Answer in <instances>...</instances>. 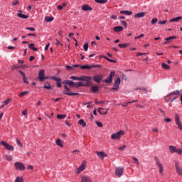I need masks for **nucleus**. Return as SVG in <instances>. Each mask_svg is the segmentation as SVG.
<instances>
[{
  "label": "nucleus",
  "mask_w": 182,
  "mask_h": 182,
  "mask_svg": "<svg viewBox=\"0 0 182 182\" xmlns=\"http://www.w3.org/2000/svg\"><path fill=\"white\" fill-rule=\"evenodd\" d=\"M181 19H182V16H178V17L171 18L170 20V22H178V21H181Z\"/></svg>",
  "instance_id": "23"
},
{
  "label": "nucleus",
  "mask_w": 182,
  "mask_h": 182,
  "mask_svg": "<svg viewBox=\"0 0 182 182\" xmlns=\"http://www.w3.org/2000/svg\"><path fill=\"white\" fill-rule=\"evenodd\" d=\"M144 15H146L144 12L137 13L134 15V18H143Z\"/></svg>",
  "instance_id": "24"
},
{
  "label": "nucleus",
  "mask_w": 182,
  "mask_h": 182,
  "mask_svg": "<svg viewBox=\"0 0 182 182\" xmlns=\"http://www.w3.org/2000/svg\"><path fill=\"white\" fill-rule=\"evenodd\" d=\"M6 159L8 161H12L13 160L12 156L8 154L6 155Z\"/></svg>",
  "instance_id": "44"
},
{
  "label": "nucleus",
  "mask_w": 182,
  "mask_h": 182,
  "mask_svg": "<svg viewBox=\"0 0 182 182\" xmlns=\"http://www.w3.org/2000/svg\"><path fill=\"white\" fill-rule=\"evenodd\" d=\"M144 34H140L139 36L135 37V39H140L141 38H144Z\"/></svg>",
  "instance_id": "56"
},
{
  "label": "nucleus",
  "mask_w": 182,
  "mask_h": 182,
  "mask_svg": "<svg viewBox=\"0 0 182 182\" xmlns=\"http://www.w3.org/2000/svg\"><path fill=\"white\" fill-rule=\"evenodd\" d=\"M53 19H55L53 17H50V16L45 17L46 22H52V21H53Z\"/></svg>",
  "instance_id": "31"
},
{
  "label": "nucleus",
  "mask_w": 182,
  "mask_h": 182,
  "mask_svg": "<svg viewBox=\"0 0 182 182\" xmlns=\"http://www.w3.org/2000/svg\"><path fill=\"white\" fill-rule=\"evenodd\" d=\"M16 141L19 147H23V145L22 144V142L20 141L19 139H16Z\"/></svg>",
  "instance_id": "42"
},
{
  "label": "nucleus",
  "mask_w": 182,
  "mask_h": 182,
  "mask_svg": "<svg viewBox=\"0 0 182 182\" xmlns=\"http://www.w3.org/2000/svg\"><path fill=\"white\" fill-rule=\"evenodd\" d=\"M65 117H66V115H65V114H58V115H57V119H65Z\"/></svg>",
  "instance_id": "45"
},
{
  "label": "nucleus",
  "mask_w": 182,
  "mask_h": 182,
  "mask_svg": "<svg viewBox=\"0 0 182 182\" xmlns=\"http://www.w3.org/2000/svg\"><path fill=\"white\" fill-rule=\"evenodd\" d=\"M26 29V31H31V32H34L35 31V28L33 27H27Z\"/></svg>",
  "instance_id": "51"
},
{
  "label": "nucleus",
  "mask_w": 182,
  "mask_h": 182,
  "mask_svg": "<svg viewBox=\"0 0 182 182\" xmlns=\"http://www.w3.org/2000/svg\"><path fill=\"white\" fill-rule=\"evenodd\" d=\"M44 89H47V90H50L52 89V85L49 82H46L44 84Z\"/></svg>",
  "instance_id": "26"
},
{
  "label": "nucleus",
  "mask_w": 182,
  "mask_h": 182,
  "mask_svg": "<svg viewBox=\"0 0 182 182\" xmlns=\"http://www.w3.org/2000/svg\"><path fill=\"white\" fill-rule=\"evenodd\" d=\"M114 71H112L107 79L104 80L105 83H112L113 82V77H114Z\"/></svg>",
  "instance_id": "8"
},
{
  "label": "nucleus",
  "mask_w": 182,
  "mask_h": 182,
  "mask_svg": "<svg viewBox=\"0 0 182 182\" xmlns=\"http://www.w3.org/2000/svg\"><path fill=\"white\" fill-rule=\"evenodd\" d=\"M68 85L70 87H82V86H85V87L90 86V82H86V83L82 82H74L72 80H69Z\"/></svg>",
  "instance_id": "1"
},
{
  "label": "nucleus",
  "mask_w": 182,
  "mask_h": 182,
  "mask_svg": "<svg viewBox=\"0 0 182 182\" xmlns=\"http://www.w3.org/2000/svg\"><path fill=\"white\" fill-rule=\"evenodd\" d=\"M79 124H80V126H82V127H86V122H85L84 119H80L78 121Z\"/></svg>",
  "instance_id": "29"
},
{
  "label": "nucleus",
  "mask_w": 182,
  "mask_h": 182,
  "mask_svg": "<svg viewBox=\"0 0 182 182\" xmlns=\"http://www.w3.org/2000/svg\"><path fill=\"white\" fill-rule=\"evenodd\" d=\"M173 39H177V36H172L165 38V41H166L165 43H164V45H167V43H168V42H171V41H173Z\"/></svg>",
  "instance_id": "19"
},
{
  "label": "nucleus",
  "mask_w": 182,
  "mask_h": 182,
  "mask_svg": "<svg viewBox=\"0 0 182 182\" xmlns=\"http://www.w3.org/2000/svg\"><path fill=\"white\" fill-rule=\"evenodd\" d=\"M19 1L18 0H14L11 2L12 6H16V5H18Z\"/></svg>",
  "instance_id": "41"
},
{
  "label": "nucleus",
  "mask_w": 182,
  "mask_h": 182,
  "mask_svg": "<svg viewBox=\"0 0 182 182\" xmlns=\"http://www.w3.org/2000/svg\"><path fill=\"white\" fill-rule=\"evenodd\" d=\"M38 79L40 82H43V80L48 79V77H45V70H41L38 73Z\"/></svg>",
  "instance_id": "10"
},
{
  "label": "nucleus",
  "mask_w": 182,
  "mask_h": 182,
  "mask_svg": "<svg viewBox=\"0 0 182 182\" xmlns=\"http://www.w3.org/2000/svg\"><path fill=\"white\" fill-rule=\"evenodd\" d=\"M0 144H1V146H4V147L6 150H9V151H14V146L9 145V143L5 141H1L0 142Z\"/></svg>",
  "instance_id": "5"
},
{
  "label": "nucleus",
  "mask_w": 182,
  "mask_h": 182,
  "mask_svg": "<svg viewBox=\"0 0 182 182\" xmlns=\"http://www.w3.org/2000/svg\"><path fill=\"white\" fill-rule=\"evenodd\" d=\"M14 167L16 170H18V171H23L26 167L22 162H16L14 164Z\"/></svg>",
  "instance_id": "4"
},
{
  "label": "nucleus",
  "mask_w": 182,
  "mask_h": 182,
  "mask_svg": "<svg viewBox=\"0 0 182 182\" xmlns=\"http://www.w3.org/2000/svg\"><path fill=\"white\" fill-rule=\"evenodd\" d=\"M83 48H84V50L87 51V49H89V44L88 43L84 44Z\"/></svg>",
  "instance_id": "48"
},
{
  "label": "nucleus",
  "mask_w": 182,
  "mask_h": 182,
  "mask_svg": "<svg viewBox=\"0 0 182 182\" xmlns=\"http://www.w3.org/2000/svg\"><path fill=\"white\" fill-rule=\"evenodd\" d=\"M121 23L124 28H127V23L124 21H121Z\"/></svg>",
  "instance_id": "49"
},
{
  "label": "nucleus",
  "mask_w": 182,
  "mask_h": 182,
  "mask_svg": "<svg viewBox=\"0 0 182 182\" xmlns=\"http://www.w3.org/2000/svg\"><path fill=\"white\" fill-rule=\"evenodd\" d=\"M133 160L135 163H136V166H139V159H137L136 157H133Z\"/></svg>",
  "instance_id": "55"
},
{
  "label": "nucleus",
  "mask_w": 182,
  "mask_h": 182,
  "mask_svg": "<svg viewBox=\"0 0 182 182\" xmlns=\"http://www.w3.org/2000/svg\"><path fill=\"white\" fill-rule=\"evenodd\" d=\"M56 44L58 45V46H59V45H60L61 46H63V44L60 43V42L58 39H56Z\"/></svg>",
  "instance_id": "62"
},
{
  "label": "nucleus",
  "mask_w": 182,
  "mask_h": 182,
  "mask_svg": "<svg viewBox=\"0 0 182 182\" xmlns=\"http://www.w3.org/2000/svg\"><path fill=\"white\" fill-rule=\"evenodd\" d=\"M66 69H67V70H73V67H72L70 65H67Z\"/></svg>",
  "instance_id": "57"
},
{
  "label": "nucleus",
  "mask_w": 182,
  "mask_h": 182,
  "mask_svg": "<svg viewBox=\"0 0 182 182\" xmlns=\"http://www.w3.org/2000/svg\"><path fill=\"white\" fill-rule=\"evenodd\" d=\"M98 112L100 114H107V112H109V108L105 109V108L100 107L98 109Z\"/></svg>",
  "instance_id": "18"
},
{
  "label": "nucleus",
  "mask_w": 182,
  "mask_h": 182,
  "mask_svg": "<svg viewBox=\"0 0 182 182\" xmlns=\"http://www.w3.org/2000/svg\"><path fill=\"white\" fill-rule=\"evenodd\" d=\"M120 14H124V15H128L130 16L132 15L133 13L132 11H121Z\"/></svg>",
  "instance_id": "33"
},
{
  "label": "nucleus",
  "mask_w": 182,
  "mask_h": 182,
  "mask_svg": "<svg viewBox=\"0 0 182 182\" xmlns=\"http://www.w3.org/2000/svg\"><path fill=\"white\" fill-rule=\"evenodd\" d=\"M159 25H166L167 20L159 21Z\"/></svg>",
  "instance_id": "52"
},
{
  "label": "nucleus",
  "mask_w": 182,
  "mask_h": 182,
  "mask_svg": "<svg viewBox=\"0 0 182 182\" xmlns=\"http://www.w3.org/2000/svg\"><path fill=\"white\" fill-rule=\"evenodd\" d=\"M175 122L179 130L182 132V123L181 121H180V115H178V114H175Z\"/></svg>",
  "instance_id": "6"
},
{
  "label": "nucleus",
  "mask_w": 182,
  "mask_h": 182,
  "mask_svg": "<svg viewBox=\"0 0 182 182\" xmlns=\"http://www.w3.org/2000/svg\"><path fill=\"white\" fill-rule=\"evenodd\" d=\"M57 87H62V84L60 83V81L57 82Z\"/></svg>",
  "instance_id": "63"
},
{
  "label": "nucleus",
  "mask_w": 182,
  "mask_h": 182,
  "mask_svg": "<svg viewBox=\"0 0 182 182\" xmlns=\"http://www.w3.org/2000/svg\"><path fill=\"white\" fill-rule=\"evenodd\" d=\"M11 102V98H9L6 100H4L2 103H3V105L1 107H4V106H6V105H9V103Z\"/></svg>",
  "instance_id": "30"
},
{
  "label": "nucleus",
  "mask_w": 182,
  "mask_h": 182,
  "mask_svg": "<svg viewBox=\"0 0 182 182\" xmlns=\"http://www.w3.org/2000/svg\"><path fill=\"white\" fill-rule=\"evenodd\" d=\"M70 79H72L73 80H82V82H87V83H90V80H92V77L89 76H81L80 77L76 76H71Z\"/></svg>",
  "instance_id": "2"
},
{
  "label": "nucleus",
  "mask_w": 182,
  "mask_h": 182,
  "mask_svg": "<svg viewBox=\"0 0 182 182\" xmlns=\"http://www.w3.org/2000/svg\"><path fill=\"white\" fill-rule=\"evenodd\" d=\"M82 11H93V9H92V7H90L87 4H84L82 6Z\"/></svg>",
  "instance_id": "20"
},
{
  "label": "nucleus",
  "mask_w": 182,
  "mask_h": 182,
  "mask_svg": "<svg viewBox=\"0 0 182 182\" xmlns=\"http://www.w3.org/2000/svg\"><path fill=\"white\" fill-rule=\"evenodd\" d=\"M90 90L92 93H96L97 92H99V87L97 86H92Z\"/></svg>",
  "instance_id": "25"
},
{
  "label": "nucleus",
  "mask_w": 182,
  "mask_h": 182,
  "mask_svg": "<svg viewBox=\"0 0 182 182\" xmlns=\"http://www.w3.org/2000/svg\"><path fill=\"white\" fill-rule=\"evenodd\" d=\"M95 123L98 127H103V124L102 122L96 121Z\"/></svg>",
  "instance_id": "46"
},
{
  "label": "nucleus",
  "mask_w": 182,
  "mask_h": 182,
  "mask_svg": "<svg viewBox=\"0 0 182 182\" xmlns=\"http://www.w3.org/2000/svg\"><path fill=\"white\" fill-rule=\"evenodd\" d=\"M80 69H92V65H82L80 67Z\"/></svg>",
  "instance_id": "39"
},
{
  "label": "nucleus",
  "mask_w": 182,
  "mask_h": 182,
  "mask_svg": "<svg viewBox=\"0 0 182 182\" xmlns=\"http://www.w3.org/2000/svg\"><path fill=\"white\" fill-rule=\"evenodd\" d=\"M175 168L177 174H178V176H182V167L181 166H180V164L177 161L175 162Z\"/></svg>",
  "instance_id": "9"
},
{
  "label": "nucleus",
  "mask_w": 182,
  "mask_h": 182,
  "mask_svg": "<svg viewBox=\"0 0 182 182\" xmlns=\"http://www.w3.org/2000/svg\"><path fill=\"white\" fill-rule=\"evenodd\" d=\"M26 114H28V111L26 109H25L22 112V115L23 116H26Z\"/></svg>",
  "instance_id": "60"
},
{
  "label": "nucleus",
  "mask_w": 182,
  "mask_h": 182,
  "mask_svg": "<svg viewBox=\"0 0 182 182\" xmlns=\"http://www.w3.org/2000/svg\"><path fill=\"white\" fill-rule=\"evenodd\" d=\"M21 68H22V66H19V65H14L12 67V70H15V69H21Z\"/></svg>",
  "instance_id": "50"
},
{
  "label": "nucleus",
  "mask_w": 182,
  "mask_h": 182,
  "mask_svg": "<svg viewBox=\"0 0 182 182\" xmlns=\"http://www.w3.org/2000/svg\"><path fill=\"white\" fill-rule=\"evenodd\" d=\"M174 95H177V93L176 92V91L168 94L166 97H164V99H166V97H170V96H174Z\"/></svg>",
  "instance_id": "34"
},
{
  "label": "nucleus",
  "mask_w": 182,
  "mask_h": 182,
  "mask_svg": "<svg viewBox=\"0 0 182 182\" xmlns=\"http://www.w3.org/2000/svg\"><path fill=\"white\" fill-rule=\"evenodd\" d=\"M123 31V27L122 26H116L114 28V32H117L119 33V32H122Z\"/></svg>",
  "instance_id": "22"
},
{
  "label": "nucleus",
  "mask_w": 182,
  "mask_h": 182,
  "mask_svg": "<svg viewBox=\"0 0 182 182\" xmlns=\"http://www.w3.org/2000/svg\"><path fill=\"white\" fill-rule=\"evenodd\" d=\"M14 182H23V178L17 176Z\"/></svg>",
  "instance_id": "36"
},
{
  "label": "nucleus",
  "mask_w": 182,
  "mask_h": 182,
  "mask_svg": "<svg viewBox=\"0 0 182 182\" xmlns=\"http://www.w3.org/2000/svg\"><path fill=\"white\" fill-rule=\"evenodd\" d=\"M92 69H93V68H101L100 65H91Z\"/></svg>",
  "instance_id": "58"
},
{
  "label": "nucleus",
  "mask_w": 182,
  "mask_h": 182,
  "mask_svg": "<svg viewBox=\"0 0 182 182\" xmlns=\"http://www.w3.org/2000/svg\"><path fill=\"white\" fill-rule=\"evenodd\" d=\"M81 182H92V178L86 175L81 176Z\"/></svg>",
  "instance_id": "14"
},
{
  "label": "nucleus",
  "mask_w": 182,
  "mask_h": 182,
  "mask_svg": "<svg viewBox=\"0 0 182 182\" xmlns=\"http://www.w3.org/2000/svg\"><path fill=\"white\" fill-rule=\"evenodd\" d=\"M28 48L31 49V50H35L36 52L38 50V48H35L34 43H31L28 45Z\"/></svg>",
  "instance_id": "28"
},
{
  "label": "nucleus",
  "mask_w": 182,
  "mask_h": 182,
  "mask_svg": "<svg viewBox=\"0 0 182 182\" xmlns=\"http://www.w3.org/2000/svg\"><path fill=\"white\" fill-rule=\"evenodd\" d=\"M102 79H103V75L102 74H98L93 77V80L95 81L96 83H100Z\"/></svg>",
  "instance_id": "13"
},
{
  "label": "nucleus",
  "mask_w": 182,
  "mask_h": 182,
  "mask_svg": "<svg viewBox=\"0 0 182 182\" xmlns=\"http://www.w3.org/2000/svg\"><path fill=\"white\" fill-rule=\"evenodd\" d=\"M63 85H69V80H64L62 82Z\"/></svg>",
  "instance_id": "64"
},
{
  "label": "nucleus",
  "mask_w": 182,
  "mask_h": 182,
  "mask_svg": "<svg viewBox=\"0 0 182 182\" xmlns=\"http://www.w3.org/2000/svg\"><path fill=\"white\" fill-rule=\"evenodd\" d=\"M159 21V19H157V18H153L152 20H151V23L152 24V25H154V23H156V22Z\"/></svg>",
  "instance_id": "47"
},
{
  "label": "nucleus",
  "mask_w": 182,
  "mask_h": 182,
  "mask_svg": "<svg viewBox=\"0 0 182 182\" xmlns=\"http://www.w3.org/2000/svg\"><path fill=\"white\" fill-rule=\"evenodd\" d=\"M155 161L156 163L157 166L159 168L160 174H163V171H164L163 164L160 162V161H159V159H157V157H155Z\"/></svg>",
  "instance_id": "12"
},
{
  "label": "nucleus",
  "mask_w": 182,
  "mask_h": 182,
  "mask_svg": "<svg viewBox=\"0 0 182 182\" xmlns=\"http://www.w3.org/2000/svg\"><path fill=\"white\" fill-rule=\"evenodd\" d=\"M52 80H55V82H62V79L58 77H51Z\"/></svg>",
  "instance_id": "35"
},
{
  "label": "nucleus",
  "mask_w": 182,
  "mask_h": 182,
  "mask_svg": "<svg viewBox=\"0 0 182 182\" xmlns=\"http://www.w3.org/2000/svg\"><path fill=\"white\" fill-rule=\"evenodd\" d=\"M164 122H166V123H170V122H171V119L166 118V119H164Z\"/></svg>",
  "instance_id": "59"
},
{
  "label": "nucleus",
  "mask_w": 182,
  "mask_h": 182,
  "mask_svg": "<svg viewBox=\"0 0 182 182\" xmlns=\"http://www.w3.org/2000/svg\"><path fill=\"white\" fill-rule=\"evenodd\" d=\"M68 90H63V94L67 95V96H78L79 93L77 92H69Z\"/></svg>",
  "instance_id": "16"
},
{
  "label": "nucleus",
  "mask_w": 182,
  "mask_h": 182,
  "mask_svg": "<svg viewBox=\"0 0 182 182\" xmlns=\"http://www.w3.org/2000/svg\"><path fill=\"white\" fill-rule=\"evenodd\" d=\"M29 93V91H25L22 92L21 93L19 94V97H23V96H25V95H28Z\"/></svg>",
  "instance_id": "43"
},
{
  "label": "nucleus",
  "mask_w": 182,
  "mask_h": 182,
  "mask_svg": "<svg viewBox=\"0 0 182 182\" xmlns=\"http://www.w3.org/2000/svg\"><path fill=\"white\" fill-rule=\"evenodd\" d=\"M97 4H106L107 0H95Z\"/></svg>",
  "instance_id": "40"
},
{
  "label": "nucleus",
  "mask_w": 182,
  "mask_h": 182,
  "mask_svg": "<svg viewBox=\"0 0 182 182\" xmlns=\"http://www.w3.org/2000/svg\"><path fill=\"white\" fill-rule=\"evenodd\" d=\"M23 80L24 83H26V84L28 83V79L26 78V75H24V76L23 77Z\"/></svg>",
  "instance_id": "54"
},
{
  "label": "nucleus",
  "mask_w": 182,
  "mask_h": 182,
  "mask_svg": "<svg viewBox=\"0 0 182 182\" xmlns=\"http://www.w3.org/2000/svg\"><path fill=\"white\" fill-rule=\"evenodd\" d=\"M18 14H17V16H18V18H22V19H28L29 18L28 16L23 14L22 11H18Z\"/></svg>",
  "instance_id": "21"
},
{
  "label": "nucleus",
  "mask_w": 182,
  "mask_h": 182,
  "mask_svg": "<svg viewBox=\"0 0 182 182\" xmlns=\"http://www.w3.org/2000/svg\"><path fill=\"white\" fill-rule=\"evenodd\" d=\"M85 168H86V166L85 165V163L82 164L80 166H79L77 168L76 173L77 174H80V173H82V171H83V170H85Z\"/></svg>",
  "instance_id": "15"
},
{
  "label": "nucleus",
  "mask_w": 182,
  "mask_h": 182,
  "mask_svg": "<svg viewBox=\"0 0 182 182\" xmlns=\"http://www.w3.org/2000/svg\"><path fill=\"white\" fill-rule=\"evenodd\" d=\"M125 132L124 130H120L118 132L114 133L111 135V139L112 140H120L122 136H124Z\"/></svg>",
  "instance_id": "3"
},
{
  "label": "nucleus",
  "mask_w": 182,
  "mask_h": 182,
  "mask_svg": "<svg viewBox=\"0 0 182 182\" xmlns=\"http://www.w3.org/2000/svg\"><path fill=\"white\" fill-rule=\"evenodd\" d=\"M120 83H121L120 77H118L114 80V86L112 87V90H117V89H119V87L120 86Z\"/></svg>",
  "instance_id": "11"
},
{
  "label": "nucleus",
  "mask_w": 182,
  "mask_h": 182,
  "mask_svg": "<svg viewBox=\"0 0 182 182\" xmlns=\"http://www.w3.org/2000/svg\"><path fill=\"white\" fill-rule=\"evenodd\" d=\"M96 154H97L98 157L102 159H105V157H107V154H106L105 151H96Z\"/></svg>",
  "instance_id": "17"
},
{
  "label": "nucleus",
  "mask_w": 182,
  "mask_h": 182,
  "mask_svg": "<svg viewBox=\"0 0 182 182\" xmlns=\"http://www.w3.org/2000/svg\"><path fill=\"white\" fill-rule=\"evenodd\" d=\"M132 104V102H126L125 104H121L122 106H124V107H127V106H129V105Z\"/></svg>",
  "instance_id": "53"
},
{
  "label": "nucleus",
  "mask_w": 182,
  "mask_h": 182,
  "mask_svg": "<svg viewBox=\"0 0 182 182\" xmlns=\"http://www.w3.org/2000/svg\"><path fill=\"white\" fill-rule=\"evenodd\" d=\"M57 146H59L60 147H63V143L62 142V140L58 139L55 141Z\"/></svg>",
  "instance_id": "27"
},
{
  "label": "nucleus",
  "mask_w": 182,
  "mask_h": 182,
  "mask_svg": "<svg viewBox=\"0 0 182 182\" xmlns=\"http://www.w3.org/2000/svg\"><path fill=\"white\" fill-rule=\"evenodd\" d=\"M118 46L121 48H127V46H130V43L119 44Z\"/></svg>",
  "instance_id": "32"
},
{
  "label": "nucleus",
  "mask_w": 182,
  "mask_h": 182,
  "mask_svg": "<svg viewBox=\"0 0 182 182\" xmlns=\"http://www.w3.org/2000/svg\"><path fill=\"white\" fill-rule=\"evenodd\" d=\"M161 66L164 69L168 70L170 69V66L164 63L161 64Z\"/></svg>",
  "instance_id": "38"
},
{
  "label": "nucleus",
  "mask_w": 182,
  "mask_h": 182,
  "mask_svg": "<svg viewBox=\"0 0 182 182\" xmlns=\"http://www.w3.org/2000/svg\"><path fill=\"white\" fill-rule=\"evenodd\" d=\"M123 173H124V168L118 167L115 169V176H117V177H122Z\"/></svg>",
  "instance_id": "7"
},
{
  "label": "nucleus",
  "mask_w": 182,
  "mask_h": 182,
  "mask_svg": "<svg viewBox=\"0 0 182 182\" xmlns=\"http://www.w3.org/2000/svg\"><path fill=\"white\" fill-rule=\"evenodd\" d=\"M104 59H105L106 60H108V62H110L111 63H116V62H117L116 60L109 59V58H107L106 56H104Z\"/></svg>",
  "instance_id": "37"
},
{
  "label": "nucleus",
  "mask_w": 182,
  "mask_h": 182,
  "mask_svg": "<svg viewBox=\"0 0 182 182\" xmlns=\"http://www.w3.org/2000/svg\"><path fill=\"white\" fill-rule=\"evenodd\" d=\"M124 149H126V145H124V146H122L118 148V150L123 151V150H124Z\"/></svg>",
  "instance_id": "61"
}]
</instances>
